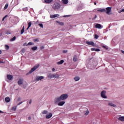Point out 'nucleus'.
Wrapping results in <instances>:
<instances>
[{
    "label": "nucleus",
    "instance_id": "obj_29",
    "mask_svg": "<svg viewBox=\"0 0 124 124\" xmlns=\"http://www.w3.org/2000/svg\"><path fill=\"white\" fill-rule=\"evenodd\" d=\"M42 114H43V115H46V114H48V111H47L46 110H45L42 112Z\"/></svg>",
    "mask_w": 124,
    "mask_h": 124
},
{
    "label": "nucleus",
    "instance_id": "obj_45",
    "mask_svg": "<svg viewBox=\"0 0 124 124\" xmlns=\"http://www.w3.org/2000/svg\"><path fill=\"white\" fill-rule=\"evenodd\" d=\"M6 17H7V16H5L3 18L2 21H4V19H5V18H6Z\"/></svg>",
    "mask_w": 124,
    "mask_h": 124
},
{
    "label": "nucleus",
    "instance_id": "obj_27",
    "mask_svg": "<svg viewBox=\"0 0 124 124\" xmlns=\"http://www.w3.org/2000/svg\"><path fill=\"white\" fill-rule=\"evenodd\" d=\"M36 50H37V46H35L31 47L32 51H36Z\"/></svg>",
    "mask_w": 124,
    "mask_h": 124
},
{
    "label": "nucleus",
    "instance_id": "obj_14",
    "mask_svg": "<svg viewBox=\"0 0 124 124\" xmlns=\"http://www.w3.org/2000/svg\"><path fill=\"white\" fill-rule=\"evenodd\" d=\"M65 103V102L64 101H61L58 103V105L59 106H63L64 105V104Z\"/></svg>",
    "mask_w": 124,
    "mask_h": 124
},
{
    "label": "nucleus",
    "instance_id": "obj_58",
    "mask_svg": "<svg viewBox=\"0 0 124 124\" xmlns=\"http://www.w3.org/2000/svg\"><path fill=\"white\" fill-rule=\"evenodd\" d=\"M63 53H66V51H63Z\"/></svg>",
    "mask_w": 124,
    "mask_h": 124
},
{
    "label": "nucleus",
    "instance_id": "obj_26",
    "mask_svg": "<svg viewBox=\"0 0 124 124\" xmlns=\"http://www.w3.org/2000/svg\"><path fill=\"white\" fill-rule=\"evenodd\" d=\"M74 79L75 80V81L77 82V81H79V80H80V78L79 77H76L75 78H74Z\"/></svg>",
    "mask_w": 124,
    "mask_h": 124
},
{
    "label": "nucleus",
    "instance_id": "obj_3",
    "mask_svg": "<svg viewBox=\"0 0 124 124\" xmlns=\"http://www.w3.org/2000/svg\"><path fill=\"white\" fill-rule=\"evenodd\" d=\"M61 100H62V99L60 96L56 97L54 99L55 104H57L60 102V101H61Z\"/></svg>",
    "mask_w": 124,
    "mask_h": 124
},
{
    "label": "nucleus",
    "instance_id": "obj_34",
    "mask_svg": "<svg viewBox=\"0 0 124 124\" xmlns=\"http://www.w3.org/2000/svg\"><path fill=\"white\" fill-rule=\"evenodd\" d=\"M94 37L95 38V39H98V37H99V36L97 35V34L94 35Z\"/></svg>",
    "mask_w": 124,
    "mask_h": 124
},
{
    "label": "nucleus",
    "instance_id": "obj_30",
    "mask_svg": "<svg viewBox=\"0 0 124 124\" xmlns=\"http://www.w3.org/2000/svg\"><path fill=\"white\" fill-rule=\"evenodd\" d=\"M56 23L57 24H59V25H61V26H63V23L60 21H56Z\"/></svg>",
    "mask_w": 124,
    "mask_h": 124
},
{
    "label": "nucleus",
    "instance_id": "obj_37",
    "mask_svg": "<svg viewBox=\"0 0 124 124\" xmlns=\"http://www.w3.org/2000/svg\"><path fill=\"white\" fill-rule=\"evenodd\" d=\"M5 48L6 49V50H8L9 49V46L7 45H6L5 46Z\"/></svg>",
    "mask_w": 124,
    "mask_h": 124
},
{
    "label": "nucleus",
    "instance_id": "obj_11",
    "mask_svg": "<svg viewBox=\"0 0 124 124\" xmlns=\"http://www.w3.org/2000/svg\"><path fill=\"white\" fill-rule=\"evenodd\" d=\"M86 43L88 44V45H91L92 46H95V45H94V43H93V42L87 41Z\"/></svg>",
    "mask_w": 124,
    "mask_h": 124
},
{
    "label": "nucleus",
    "instance_id": "obj_56",
    "mask_svg": "<svg viewBox=\"0 0 124 124\" xmlns=\"http://www.w3.org/2000/svg\"><path fill=\"white\" fill-rule=\"evenodd\" d=\"M122 12H124V9L122 10Z\"/></svg>",
    "mask_w": 124,
    "mask_h": 124
},
{
    "label": "nucleus",
    "instance_id": "obj_59",
    "mask_svg": "<svg viewBox=\"0 0 124 124\" xmlns=\"http://www.w3.org/2000/svg\"><path fill=\"white\" fill-rule=\"evenodd\" d=\"M0 54H1V50H0Z\"/></svg>",
    "mask_w": 124,
    "mask_h": 124
},
{
    "label": "nucleus",
    "instance_id": "obj_2",
    "mask_svg": "<svg viewBox=\"0 0 124 124\" xmlns=\"http://www.w3.org/2000/svg\"><path fill=\"white\" fill-rule=\"evenodd\" d=\"M68 97V94L67 93L62 94L60 96V98H61V100H65Z\"/></svg>",
    "mask_w": 124,
    "mask_h": 124
},
{
    "label": "nucleus",
    "instance_id": "obj_62",
    "mask_svg": "<svg viewBox=\"0 0 124 124\" xmlns=\"http://www.w3.org/2000/svg\"><path fill=\"white\" fill-rule=\"evenodd\" d=\"M18 100H20V98H18Z\"/></svg>",
    "mask_w": 124,
    "mask_h": 124
},
{
    "label": "nucleus",
    "instance_id": "obj_57",
    "mask_svg": "<svg viewBox=\"0 0 124 124\" xmlns=\"http://www.w3.org/2000/svg\"><path fill=\"white\" fill-rule=\"evenodd\" d=\"M0 113H3V111L0 110Z\"/></svg>",
    "mask_w": 124,
    "mask_h": 124
},
{
    "label": "nucleus",
    "instance_id": "obj_18",
    "mask_svg": "<svg viewBox=\"0 0 124 124\" xmlns=\"http://www.w3.org/2000/svg\"><path fill=\"white\" fill-rule=\"evenodd\" d=\"M46 3H51L54 0H44Z\"/></svg>",
    "mask_w": 124,
    "mask_h": 124
},
{
    "label": "nucleus",
    "instance_id": "obj_17",
    "mask_svg": "<svg viewBox=\"0 0 124 124\" xmlns=\"http://www.w3.org/2000/svg\"><path fill=\"white\" fill-rule=\"evenodd\" d=\"M97 11H98V12H101V13L106 12V9H98L97 10Z\"/></svg>",
    "mask_w": 124,
    "mask_h": 124
},
{
    "label": "nucleus",
    "instance_id": "obj_8",
    "mask_svg": "<svg viewBox=\"0 0 124 124\" xmlns=\"http://www.w3.org/2000/svg\"><path fill=\"white\" fill-rule=\"evenodd\" d=\"M117 119L118 121H120L121 122H124V116H117Z\"/></svg>",
    "mask_w": 124,
    "mask_h": 124
},
{
    "label": "nucleus",
    "instance_id": "obj_35",
    "mask_svg": "<svg viewBox=\"0 0 124 124\" xmlns=\"http://www.w3.org/2000/svg\"><path fill=\"white\" fill-rule=\"evenodd\" d=\"M16 40V37L14 36L13 38L10 39V41H14Z\"/></svg>",
    "mask_w": 124,
    "mask_h": 124
},
{
    "label": "nucleus",
    "instance_id": "obj_23",
    "mask_svg": "<svg viewBox=\"0 0 124 124\" xmlns=\"http://www.w3.org/2000/svg\"><path fill=\"white\" fill-rule=\"evenodd\" d=\"M64 62V61L63 60H61L60 61L58 62H57V64L59 65L62 64V63Z\"/></svg>",
    "mask_w": 124,
    "mask_h": 124
},
{
    "label": "nucleus",
    "instance_id": "obj_24",
    "mask_svg": "<svg viewBox=\"0 0 124 124\" xmlns=\"http://www.w3.org/2000/svg\"><path fill=\"white\" fill-rule=\"evenodd\" d=\"M62 2L64 3V4H67V3H68V0H62Z\"/></svg>",
    "mask_w": 124,
    "mask_h": 124
},
{
    "label": "nucleus",
    "instance_id": "obj_40",
    "mask_svg": "<svg viewBox=\"0 0 124 124\" xmlns=\"http://www.w3.org/2000/svg\"><path fill=\"white\" fill-rule=\"evenodd\" d=\"M25 52H26V49H25V48H23L21 50V53H25Z\"/></svg>",
    "mask_w": 124,
    "mask_h": 124
},
{
    "label": "nucleus",
    "instance_id": "obj_28",
    "mask_svg": "<svg viewBox=\"0 0 124 124\" xmlns=\"http://www.w3.org/2000/svg\"><path fill=\"white\" fill-rule=\"evenodd\" d=\"M16 109H17V107L14 106L12 108L11 110H12V111H16Z\"/></svg>",
    "mask_w": 124,
    "mask_h": 124
},
{
    "label": "nucleus",
    "instance_id": "obj_46",
    "mask_svg": "<svg viewBox=\"0 0 124 124\" xmlns=\"http://www.w3.org/2000/svg\"><path fill=\"white\" fill-rule=\"evenodd\" d=\"M91 51H95V48H91Z\"/></svg>",
    "mask_w": 124,
    "mask_h": 124
},
{
    "label": "nucleus",
    "instance_id": "obj_50",
    "mask_svg": "<svg viewBox=\"0 0 124 124\" xmlns=\"http://www.w3.org/2000/svg\"><path fill=\"white\" fill-rule=\"evenodd\" d=\"M31 102H32V101H31V100H30L29 104H31Z\"/></svg>",
    "mask_w": 124,
    "mask_h": 124
},
{
    "label": "nucleus",
    "instance_id": "obj_60",
    "mask_svg": "<svg viewBox=\"0 0 124 124\" xmlns=\"http://www.w3.org/2000/svg\"><path fill=\"white\" fill-rule=\"evenodd\" d=\"M25 45H26V44H24L23 45V46H25Z\"/></svg>",
    "mask_w": 124,
    "mask_h": 124
},
{
    "label": "nucleus",
    "instance_id": "obj_31",
    "mask_svg": "<svg viewBox=\"0 0 124 124\" xmlns=\"http://www.w3.org/2000/svg\"><path fill=\"white\" fill-rule=\"evenodd\" d=\"M8 7V4L6 3L4 7V10H5L7 9V8Z\"/></svg>",
    "mask_w": 124,
    "mask_h": 124
},
{
    "label": "nucleus",
    "instance_id": "obj_43",
    "mask_svg": "<svg viewBox=\"0 0 124 124\" xmlns=\"http://www.w3.org/2000/svg\"><path fill=\"white\" fill-rule=\"evenodd\" d=\"M34 42H38V41H39L38 39L36 38V39H34Z\"/></svg>",
    "mask_w": 124,
    "mask_h": 124
},
{
    "label": "nucleus",
    "instance_id": "obj_52",
    "mask_svg": "<svg viewBox=\"0 0 124 124\" xmlns=\"http://www.w3.org/2000/svg\"><path fill=\"white\" fill-rule=\"evenodd\" d=\"M63 17H70V16H64Z\"/></svg>",
    "mask_w": 124,
    "mask_h": 124
},
{
    "label": "nucleus",
    "instance_id": "obj_55",
    "mask_svg": "<svg viewBox=\"0 0 124 124\" xmlns=\"http://www.w3.org/2000/svg\"><path fill=\"white\" fill-rule=\"evenodd\" d=\"M94 4L95 5H96V2H94Z\"/></svg>",
    "mask_w": 124,
    "mask_h": 124
},
{
    "label": "nucleus",
    "instance_id": "obj_20",
    "mask_svg": "<svg viewBox=\"0 0 124 124\" xmlns=\"http://www.w3.org/2000/svg\"><path fill=\"white\" fill-rule=\"evenodd\" d=\"M25 31V26H23L22 29L20 31V34H23Z\"/></svg>",
    "mask_w": 124,
    "mask_h": 124
},
{
    "label": "nucleus",
    "instance_id": "obj_36",
    "mask_svg": "<svg viewBox=\"0 0 124 124\" xmlns=\"http://www.w3.org/2000/svg\"><path fill=\"white\" fill-rule=\"evenodd\" d=\"M74 62H77V57H76V56H74L73 58Z\"/></svg>",
    "mask_w": 124,
    "mask_h": 124
},
{
    "label": "nucleus",
    "instance_id": "obj_41",
    "mask_svg": "<svg viewBox=\"0 0 124 124\" xmlns=\"http://www.w3.org/2000/svg\"><path fill=\"white\" fill-rule=\"evenodd\" d=\"M103 47L105 48V49H106V50H108V47H107V46H103Z\"/></svg>",
    "mask_w": 124,
    "mask_h": 124
},
{
    "label": "nucleus",
    "instance_id": "obj_49",
    "mask_svg": "<svg viewBox=\"0 0 124 124\" xmlns=\"http://www.w3.org/2000/svg\"><path fill=\"white\" fill-rule=\"evenodd\" d=\"M4 62L0 60V63H4Z\"/></svg>",
    "mask_w": 124,
    "mask_h": 124
},
{
    "label": "nucleus",
    "instance_id": "obj_61",
    "mask_svg": "<svg viewBox=\"0 0 124 124\" xmlns=\"http://www.w3.org/2000/svg\"><path fill=\"white\" fill-rule=\"evenodd\" d=\"M29 29H30V28L28 27V28L27 29V30H29Z\"/></svg>",
    "mask_w": 124,
    "mask_h": 124
},
{
    "label": "nucleus",
    "instance_id": "obj_21",
    "mask_svg": "<svg viewBox=\"0 0 124 124\" xmlns=\"http://www.w3.org/2000/svg\"><path fill=\"white\" fill-rule=\"evenodd\" d=\"M48 78L52 79V78H54V74H49L48 75Z\"/></svg>",
    "mask_w": 124,
    "mask_h": 124
},
{
    "label": "nucleus",
    "instance_id": "obj_6",
    "mask_svg": "<svg viewBox=\"0 0 124 124\" xmlns=\"http://www.w3.org/2000/svg\"><path fill=\"white\" fill-rule=\"evenodd\" d=\"M108 106H111V107H117V105L114 103H113V102H111V101H108Z\"/></svg>",
    "mask_w": 124,
    "mask_h": 124
},
{
    "label": "nucleus",
    "instance_id": "obj_12",
    "mask_svg": "<svg viewBox=\"0 0 124 124\" xmlns=\"http://www.w3.org/2000/svg\"><path fill=\"white\" fill-rule=\"evenodd\" d=\"M52 116H53V114L52 113H50L46 116V119H50V118H52Z\"/></svg>",
    "mask_w": 124,
    "mask_h": 124
},
{
    "label": "nucleus",
    "instance_id": "obj_44",
    "mask_svg": "<svg viewBox=\"0 0 124 124\" xmlns=\"http://www.w3.org/2000/svg\"><path fill=\"white\" fill-rule=\"evenodd\" d=\"M97 17V16L95 15V16L94 18H93V20H95V19H96Z\"/></svg>",
    "mask_w": 124,
    "mask_h": 124
},
{
    "label": "nucleus",
    "instance_id": "obj_16",
    "mask_svg": "<svg viewBox=\"0 0 124 124\" xmlns=\"http://www.w3.org/2000/svg\"><path fill=\"white\" fill-rule=\"evenodd\" d=\"M7 79H8V80H12V79H13V76L11 75H7Z\"/></svg>",
    "mask_w": 124,
    "mask_h": 124
},
{
    "label": "nucleus",
    "instance_id": "obj_32",
    "mask_svg": "<svg viewBox=\"0 0 124 124\" xmlns=\"http://www.w3.org/2000/svg\"><path fill=\"white\" fill-rule=\"evenodd\" d=\"M23 11H28L29 8L28 7H25L22 9Z\"/></svg>",
    "mask_w": 124,
    "mask_h": 124
},
{
    "label": "nucleus",
    "instance_id": "obj_10",
    "mask_svg": "<svg viewBox=\"0 0 124 124\" xmlns=\"http://www.w3.org/2000/svg\"><path fill=\"white\" fill-rule=\"evenodd\" d=\"M95 28L96 29H99L100 30H101V29H102V28H103V27L102 26H101V24H96L95 25Z\"/></svg>",
    "mask_w": 124,
    "mask_h": 124
},
{
    "label": "nucleus",
    "instance_id": "obj_42",
    "mask_svg": "<svg viewBox=\"0 0 124 124\" xmlns=\"http://www.w3.org/2000/svg\"><path fill=\"white\" fill-rule=\"evenodd\" d=\"M95 52H99L100 51V49L99 48H95Z\"/></svg>",
    "mask_w": 124,
    "mask_h": 124
},
{
    "label": "nucleus",
    "instance_id": "obj_4",
    "mask_svg": "<svg viewBox=\"0 0 124 124\" xmlns=\"http://www.w3.org/2000/svg\"><path fill=\"white\" fill-rule=\"evenodd\" d=\"M43 79H44V77L43 76H36L35 77V81L37 82L38 81H41V80H43Z\"/></svg>",
    "mask_w": 124,
    "mask_h": 124
},
{
    "label": "nucleus",
    "instance_id": "obj_7",
    "mask_svg": "<svg viewBox=\"0 0 124 124\" xmlns=\"http://www.w3.org/2000/svg\"><path fill=\"white\" fill-rule=\"evenodd\" d=\"M61 7V6H60V3H56L54 4V9H59Z\"/></svg>",
    "mask_w": 124,
    "mask_h": 124
},
{
    "label": "nucleus",
    "instance_id": "obj_22",
    "mask_svg": "<svg viewBox=\"0 0 124 124\" xmlns=\"http://www.w3.org/2000/svg\"><path fill=\"white\" fill-rule=\"evenodd\" d=\"M18 85H23V79H20L18 81Z\"/></svg>",
    "mask_w": 124,
    "mask_h": 124
},
{
    "label": "nucleus",
    "instance_id": "obj_5",
    "mask_svg": "<svg viewBox=\"0 0 124 124\" xmlns=\"http://www.w3.org/2000/svg\"><path fill=\"white\" fill-rule=\"evenodd\" d=\"M101 96L103 98H107V96H106V91H103L101 93Z\"/></svg>",
    "mask_w": 124,
    "mask_h": 124
},
{
    "label": "nucleus",
    "instance_id": "obj_54",
    "mask_svg": "<svg viewBox=\"0 0 124 124\" xmlns=\"http://www.w3.org/2000/svg\"><path fill=\"white\" fill-rule=\"evenodd\" d=\"M121 52H122V53H123V54H124V50H122Z\"/></svg>",
    "mask_w": 124,
    "mask_h": 124
},
{
    "label": "nucleus",
    "instance_id": "obj_19",
    "mask_svg": "<svg viewBox=\"0 0 124 124\" xmlns=\"http://www.w3.org/2000/svg\"><path fill=\"white\" fill-rule=\"evenodd\" d=\"M5 100L7 103L10 102V98L7 97L5 98Z\"/></svg>",
    "mask_w": 124,
    "mask_h": 124
},
{
    "label": "nucleus",
    "instance_id": "obj_51",
    "mask_svg": "<svg viewBox=\"0 0 124 124\" xmlns=\"http://www.w3.org/2000/svg\"><path fill=\"white\" fill-rule=\"evenodd\" d=\"M22 103H23V102H20L19 103H18V104H17V105H20V104H22Z\"/></svg>",
    "mask_w": 124,
    "mask_h": 124
},
{
    "label": "nucleus",
    "instance_id": "obj_25",
    "mask_svg": "<svg viewBox=\"0 0 124 124\" xmlns=\"http://www.w3.org/2000/svg\"><path fill=\"white\" fill-rule=\"evenodd\" d=\"M60 76L59 75V74H53V78H59Z\"/></svg>",
    "mask_w": 124,
    "mask_h": 124
},
{
    "label": "nucleus",
    "instance_id": "obj_47",
    "mask_svg": "<svg viewBox=\"0 0 124 124\" xmlns=\"http://www.w3.org/2000/svg\"><path fill=\"white\" fill-rule=\"evenodd\" d=\"M28 120H29V121L31 120V116H29V117H28Z\"/></svg>",
    "mask_w": 124,
    "mask_h": 124
},
{
    "label": "nucleus",
    "instance_id": "obj_1",
    "mask_svg": "<svg viewBox=\"0 0 124 124\" xmlns=\"http://www.w3.org/2000/svg\"><path fill=\"white\" fill-rule=\"evenodd\" d=\"M38 67H39V64L34 66L28 73L26 74V75H29V74H31V73H32L33 71H35V70H36V69L38 68Z\"/></svg>",
    "mask_w": 124,
    "mask_h": 124
},
{
    "label": "nucleus",
    "instance_id": "obj_15",
    "mask_svg": "<svg viewBox=\"0 0 124 124\" xmlns=\"http://www.w3.org/2000/svg\"><path fill=\"white\" fill-rule=\"evenodd\" d=\"M85 111H86V112H85V111H84V115L85 116H88V115H89V113H90L89 109H88V108H85Z\"/></svg>",
    "mask_w": 124,
    "mask_h": 124
},
{
    "label": "nucleus",
    "instance_id": "obj_9",
    "mask_svg": "<svg viewBox=\"0 0 124 124\" xmlns=\"http://www.w3.org/2000/svg\"><path fill=\"white\" fill-rule=\"evenodd\" d=\"M106 10L107 14H110V12H111V10H112V7H107L106 8Z\"/></svg>",
    "mask_w": 124,
    "mask_h": 124
},
{
    "label": "nucleus",
    "instance_id": "obj_13",
    "mask_svg": "<svg viewBox=\"0 0 124 124\" xmlns=\"http://www.w3.org/2000/svg\"><path fill=\"white\" fill-rule=\"evenodd\" d=\"M59 16H60V15H59V14L51 15L50 18H51V19H54V18H57V17H59Z\"/></svg>",
    "mask_w": 124,
    "mask_h": 124
},
{
    "label": "nucleus",
    "instance_id": "obj_38",
    "mask_svg": "<svg viewBox=\"0 0 124 124\" xmlns=\"http://www.w3.org/2000/svg\"><path fill=\"white\" fill-rule=\"evenodd\" d=\"M28 28H31V22L28 23Z\"/></svg>",
    "mask_w": 124,
    "mask_h": 124
},
{
    "label": "nucleus",
    "instance_id": "obj_48",
    "mask_svg": "<svg viewBox=\"0 0 124 124\" xmlns=\"http://www.w3.org/2000/svg\"><path fill=\"white\" fill-rule=\"evenodd\" d=\"M40 49H41V50H42V49H44V46H41V47H40Z\"/></svg>",
    "mask_w": 124,
    "mask_h": 124
},
{
    "label": "nucleus",
    "instance_id": "obj_33",
    "mask_svg": "<svg viewBox=\"0 0 124 124\" xmlns=\"http://www.w3.org/2000/svg\"><path fill=\"white\" fill-rule=\"evenodd\" d=\"M29 45H34V43H32V42H29L27 45L26 46H29Z\"/></svg>",
    "mask_w": 124,
    "mask_h": 124
},
{
    "label": "nucleus",
    "instance_id": "obj_39",
    "mask_svg": "<svg viewBox=\"0 0 124 124\" xmlns=\"http://www.w3.org/2000/svg\"><path fill=\"white\" fill-rule=\"evenodd\" d=\"M39 27H40L41 28H42V29H43V24L42 23H40L39 24Z\"/></svg>",
    "mask_w": 124,
    "mask_h": 124
},
{
    "label": "nucleus",
    "instance_id": "obj_53",
    "mask_svg": "<svg viewBox=\"0 0 124 124\" xmlns=\"http://www.w3.org/2000/svg\"><path fill=\"white\" fill-rule=\"evenodd\" d=\"M52 70L53 72H55V68H53Z\"/></svg>",
    "mask_w": 124,
    "mask_h": 124
}]
</instances>
